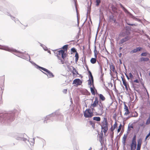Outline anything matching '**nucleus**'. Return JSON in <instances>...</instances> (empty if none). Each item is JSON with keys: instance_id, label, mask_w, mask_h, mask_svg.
<instances>
[{"instance_id": "nucleus-56", "label": "nucleus", "mask_w": 150, "mask_h": 150, "mask_svg": "<svg viewBox=\"0 0 150 150\" xmlns=\"http://www.w3.org/2000/svg\"><path fill=\"white\" fill-rule=\"evenodd\" d=\"M149 137V135H148L146 136V138H145V140H146L147 139V138H148V137Z\"/></svg>"}, {"instance_id": "nucleus-58", "label": "nucleus", "mask_w": 150, "mask_h": 150, "mask_svg": "<svg viewBox=\"0 0 150 150\" xmlns=\"http://www.w3.org/2000/svg\"><path fill=\"white\" fill-rule=\"evenodd\" d=\"M125 75H126V77H127V79H129V77H128V76L126 74H125Z\"/></svg>"}, {"instance_id": "nucleus-41", "label": "nucleus", "mask_w": 150, "mask_h": 150, "mask_svg": "<svg viewBox=\"0 0 150 150\" xmlns=\"http://www.w3.org/2000/svg\"><path fill=\"white\" fill-rule=\"evenodd\" d=\"M150 123V117H149L148 119L147 120L146 122V125H149Z\"/></svg>"}, {"instance_id": "nucleus-11", "label": "nucleus", "mask_w": 150, "mask_h": 150, "mask_svg": "<svg viewBox=\"0 0 150 150\" xmlns=\"http://www.w3.org/2000/svg\"><path fill=\"white\" fill-rule=\"evenodd\" d=\"M125 32L127 34V36H129L131 33V28L128 26L126 25L124 28Z\"/></svg>"}, {"instance_id": "nucleus-24", "label": "nucleus", "mask_w": 150, "mask_h": 150, "mask_svg": "<svg viewBox=\"0 0 150 150\" xmlns=\"http://www.w3.org/2000/svg\"><path fill=\"white\" fill-rule=\"evenodd\" d=\"M149 54V53L147 52H143L141 54V56H150L149 55H148Z\"/></svg>"}, {"instance_id": "nucleus-12", "label": "nucleus", "mask_w": 150, "mask_h": 150, "mask_svg": "<svg viewBox=\"0 0 150 150\" xmlns=\"http://www.w3.org/2000/svg\"><path fill=\"white\" fill-rule=\"evenodd\" d=\"M117 121H116L115 123V124L113 125V126H112L110 129V132H111L112 135L113 136L114 134V129L117 127Z\"/></svg>"}, {"instance_id": "nucleus-4", "label": "nucleus", "mask_w": 150, "mask_h": 150, "mask_svg": "<svg viewBox=\"0 0 150 150\" xmlns=\"http://www.w3.org/2000/svg\"><path fill=\"white\" fill-rule=\"evenodd\" d=\"M4 8L7 10V11L10 13H11L15 15L16 16L18 14V11L16 8L13 5L11 4H8L6 5V8H4Z\"/></svg>"}, {"instance_id": "nucleus-20", "label": "nucleus", "mask_w": 150, "mask_h": 150, "mask_svg": "<svg viewBox=\"0 0 150 150\" xmlns=\"http://www.w3.org/2000/svg\"><path fill=\"white\" fill-rule=\"evenodd\" d=\"M103 107L102 104L100 103V104H99V107H98V112H102L103 110Z\"/></svg>"}, {"instance_id": "nucleus-26", "label": "nucleus", "mask_w": 150, "mask_h": 150, "mask_svg": "<svg viewBox=\"0 0 150 150\" xmlns=\"http://www.w3.org/2000/svg\"><path fill=\"white\" fill-rule=\"evenodd\" d=\"M96 58H92L91 60V62L92 64H95L96 62Z\"/></svg>"}, {"instance_id": "nucleus-45", "label": "nucleus", "mask_w": 150, "mask_h": 150, "mask_svg": "<svg viewBox=\"0 0 150 150\" xmlns=\"http://www.w3.org/2000/svg\"><path fill=\"white\" fill-rule=\"evenodd\" d=\"M92 80H91L90 79H89L88 80V84L89 85L91 86L92 84Z\"/></svg>"}, {"instance_id": "nucleus-18", "label": "nucleus", "mask_w": 150, "mask_h": 150, "mask_svg": "<svg viewBox=\"0 0 150 150\" xmlns=\"http://www.w3.org/2000/svg\"><path fill=\"white\" fill-rule=\"evenodd\" d=\"M125 110V115H128L129 114L130 112L126 104H125L124 105V108Z\"/></svg>"}, {"instance_id": "nucleus-6", "label": "nucleus", "mask_w": 150, "mask_h": 150, "mask_svg": "<svg viewBox=\"0 0 150 150\" xmlns=\"http://www.w3.org/2000/svg\"><path fill=\"white\" fill-rule=\"evenodd\" d=\"M119 5L121 8H122L124 12L128 14L130 17L135 20L136 21H137L139 22H141V20L140 19L137 18H136L135 16H134L131 13L129 12L127 9H126L121 4H120Z\"/></svg>"}, {"instance_id": "nucleus-59", "label": "nucleus", "mask_w": 150, "mask_h": 150, "mask_svg": "<svg viewBox=\"0 0 150 150\" xmlns=\"http://www.w3.org/2000/svg\"><path fill=\"white\" fill-rule=\"evenodd\" d=\"M125 75H126V77H127V79H129V77H128V76L126 74H125Z\"/></svg>"}, {"instance_id": "nucleus-25", "label": "nucleus", "mask_w": 150, "mask_h": 150, "mask_svg": "<svg viewBox=\"0 0 150 150\" xmlns=\"http://www.w3.org/2000/svg\"><path fill=\"white\" fill-rule=\"evenodd\" d=\"M76 51V50L74 47H73L71 50V54H74Z\"/></svg>"}, {"instance_id": "nucleus-47", "label": "nucleus", "mask_w": 150, "mask_h": 150, "mask_svg": "<svg viewBox=\"0 0 150 150\" xmlns=\"http://www.w3.org/2000/svg\"><path fill=\"white\" fill-rule=\"evenodd\" d=\"M42 48L45 50L46 51L47 50V48L45 45L44 46H43L42 47Z\"/></svg>"}, {"instance_id": "nucleus-30", "label": "nucleus", "mask_w": 150, "mask_h": 150, "mask_svg": "<svg viewBox=\"0 0 150 150\" xmlns=\"http://www.w3.org/2000/svg\"><path fill=\"white\" fill-rule=\"evenodd\" d=\"M136 135H134L133 138L132 140V143L136 144Z\"/></svg>"}, {"instance_id": "nucleus-52", "label": "nucleus", "mask_w": 150, "mask_h": 150, "mask_svg": "<svg viewBox=\"0 0 150 150\" xmlns=\"http://www.w3.org/2000/svg\"><path fill=\"white\" fill-rule=\"evenodd\" d=\"M67 92V89H64L63 91V92L66 93Z\"/></svg>"}, {"instance_id": "nucleus-15", "label": "nucleus", "mask_w": 150, "mask_h": 150, "mask_svg": "<svg viewBox=\"0 0 150 150\" xmlns=\"http://www.w3.org/2000/svg\"><path fill=\"white\" fill-rule=\"evenodd\" d=\"M67 57H58L59 62L62 64L66 63L67 61L66 58Z\"/></svg>"}, {"instance_id": "nucleus-44", "label": "nucleus", "mask_w": 150, "mask_h": 150, "mask_svg": "<svg viewBox=\"0 0 150 150\" xmlns=\"http://www.w3.org/2000/svg\"><path fill=\"white\" fill-rule=\"evenodd\" d=\"M65 25H66L69 28H71V25L69 23H66L65 24Z\"/></svg>"}, {"instance_id": "nucleus-22", "label": "nucleus", "mask_w": 150, "mask_h": 150, "mask_svg": "<svg viewBox=\"0 0 150 150\" xmlns=\"http://www.w3.org/2000/svg\"><path fill=\"white\" fill-rule=\"evenodd\" d=\"M127 137V135L124 134L122 138V142L124 145H125L126 142V140Z\"/></svg>"}, {"instance_id": "nucleus-23", "label": "nucleus", "mask_w": 150, "mask_h": 150, "mask_svg": "<svg viewBox=\"0 0 150 150\" xmlns=\"http://www.w3.org/2000/svg\"><path fill=\"white\" fill-rule=\"evenodd\" d=\"M119 35L121 37H124L127 36V34L125 32H122L120 33Z\"/></svg>"}, {"instance_id": "nucleus-57", "label": "nucleus", "mask_w": 150, "mask_h": 150, "mask_svg": "<svg viewBox=\"0 0 150 150\" xmlns=\"http://www.w3.org/2000/svg\"><path fill=\"white\" fill-rule=\"evenodd\" d=\"M69 69L70 71H72V69L71 68L69 67Z\"/></svg>"}, {"instance_id": "nucleus-61", "label": "nucleus", "mask_w": 150, "mask_h": 150, "mask_svg": "<svg viewBox=\"0 0 150 150\" xmlns=\"http://www.w3.org/2000/svg\"><path fill=\"white\" fill-rule=\"evenodd\" d=\"M40 46L42 47L43 46H44V45L42 44H41V43H40Z\"/></svg>"}, {"instance_id": "nucleus-35", "label": "nucleus", "mask_w": 150, "mask_h": 150, "mask_svg": "<svg viewBox=\"0 0 150 150\" xmlns=\"http://www.w3.org/2000/svg\"><path fill=\"white\" fill-rule=\"evenodd\" d=\"M100 3V0H96V5L97 6H98L99 5V4Z\"/></svg>"}, {"instance_id": "nucleus-39", "label": "nucleus", "mask_w": 150, "mask_h": 150, "mask_svg": "<svg viewBox=\"0 0 150 150\" xmlns=\"http://www.w3.org/2000/svg\"><path fill=\"white\" fill-rule=\"evenodd\" d=\"M94 56H97V55L98 54L97 51L96 50V46H95V49H94Z\"/></svg>"}, {"instance_id": "nucleus-40", "label": "nucleus", "mask_w": 150, "mask_h": 150, "mask_svg": "<svg viewBox=\"0 0 150 150\" xmlns=\"http://www.w3.org/2000/svg\"><path fill=\"white\" fill-rule=\"evenodd\" d=\"M110 69L112 70V71H114L115 70V67L112 64L110 65Z\"/></svg>"}, {"instance_id": "nucleus-46", "label": "nucleus", "mask_w": 150, "mask_h": 150, "mask_svg": "<svg viewBox=\"0 0 150 150\" xmlns=\"http://www.w3.org/2000/svg\"><path fill=\"white\" fill-rule=\"evenodd\" d=\"M129 75V77L131 79H132L133 78V76L131 73H130Z\"/></svg>"}, {"instance_id": "nucleus-33", "label": "nucleus", "mask_w": 150, "mask_h": 150, "mask_svg": "<svg viewBox=\"0 0 150 150\" xmlns=\"http://www.w3.org/2000/svg\"><path fill=\"white\" fill-rule=\"evenodd\" d=\"M148 58L143 57H142L140 59V60L141 61H148Z\"/></svg>"}, {"instance_id": "nucleus-1", "label": "nucleus", "mask_w": 150, "mask_h": 150, "mask_svg": "<svg viewBox=\"0 0 150 150\" xmlns=\"http://www.w3.org/2000/svg\"><path fill=\"white\" fill-rule=\"evenodd\" d=\"M0 49L11 52L17 56H18L19 55H23V53L22 52L18 51L13 47H9L7 46L0 45Z\"/></svg>"}, {"instance_id": "nucleus-49", "label": "nucleus", "mask_w": 150, "mask_h": 150, "mask_svg": "<svg viewBox=\"0 0 150 150\" xmlns=\"http://www.w3.org/2000/svg\"><path fill=\"white\" fill-rule=\"evenodd\" d=\"M134 82L137 83H139V81L138 79H135L134 81Z\"/></svg>"}, {"instance_id": "nucleus-13", "label": "nucleus", "mask_w": 150, "mask_h": 150, "mask_svg": "<svg viewBox=\"0 0 150 150\" xmlns=\"http://www.w3.org/2000/svg\"><path fill=\"white\" fill-rule=\"evenodd\" d=\"M82 83V81L79 79H76L73 81V84H75L77 86H78L81 85Z\"/></svg>"}, {"instance_id": "nucleus-62", "label": "nucleus", "mask_w": 150, "mask_h": 150, "mask_svg": "<svg viewBox=\"0 0 150 150\" xmlns=\"http://www.w3.org/2000/svg\"><path fill=\"white\" fill-rule=\"evenodd\" d=\"M40 46L42 47L43 46H44V45L42 44H41V43H40Z\"/></svg>"}, {"instance_id": "nucleus-42", "label": "nucleus", "mask_w": 150, "mask_h": 150, "mask_svg": "<svg viewBox=\"0 0 150 150\" xmlns=\"http://www.w3.org/2000/svg\"><path fill=\"white\" fill-rule=\"evenodd\" d=\"M39 67V68L40 69H42V70L45 71L46 72L47 71V70H48L46 69H45V68H43V67Z\"/></svg>"}, {"instance_id": "nucleus-50", "label": "nucleus", "mask_w": 150, "mask_h": 150, "mask_svg": "<svg viewBox=\"0 0 150 150\" xmlns=\"http://www.w3.org/2000/svg\"><path fill=\"white\" fill-rule=\"evenodd\" d=\"M74 54H75V55L74 56H79V54L77 51L76 52H75V53Z\"/></svg>"}, {"instance_id": "nucleus-17", "label": "nucleus", "mask_w": 150, "mask_h": 150, "mask_svg": "<svg viewBox=\"0 0 150 150\" xmlns=\"http://www.w3.org/2000/svg\"><path fill=\"white\" fill-rule=\"evenodd\" d=\"M99 140L102 145L104 142V138L103 134H101L99 137Z\"/></svg>"}, {"instance_id": "nucleus-60", "label": "nucleus", "mask_w": 150, "mask_h": 150, "mask_svg": "<svg viewBox=\"0 0 150 150\" xmlns=\"http://www.w3.org/2000/svg\"><path fill=\"white\" fill-rule=\"evenodd\" d=\"M77 22H78V26H79V20H78V18H77Z\"/></svg>"}, {"instance_id": "nucleus-43", "label": "nucleus", "mask_w": 150, "mask_h": 150, "mask_svg": "<svg viewBox=\"0 0 150 150\" xmlns=\"http://www.w3.org/2000/svg\"><path fill=\"white\" fill-rule=\"evenodd\" d=\"M140 126L141 127H145V125L144 122H143L142 124H140Z\"/></svg>"}, {"instance_id": "nucleus-28", "label": "nucleus", "mask_w": 150, "mask_h": 150, "mask_svg": "<svg viewBox=\"0 0 150 150\" xmlns=\"http://www.w3.org/2000/svg\"><path fill=\"white\" fill-rule=\"evenodd\" d=\"M115 18H114V16L112 15H111L109 16V19L110 22L113 21Z\"/></svg>"}, {"instance_id": "nucleus-21", "label": "nucleus", "mask_w": 150, "mask_h": 150, "mask_svg": "<svg viewBox=\"0 0 150 150\" xmlns=\"http://www.w3.org/2000/svg\"><path fill=\"white\" fill-rule=\"evenodd\" d=\"M47 73V75L49 78L53 77H54V75L52 73L50 72L48 70H47V71L46 72Z\"/></svg>"}, {"instance_id": "nucleus-37", "label": "nucleus", "mask_w": 150, "mask_h": 150, "mask_svg": "<svg viewBox=\"0 0 150 150\" xmlns=\"http://www.w3.org/2000/svg\"><path fill=\"white\" fill-rule=\"evenodd\" d=\"M90 89H91V93L93 95H95V91H94V88H93L92 87H91Z\"/></svg>"}, {"instance_id": "nucleus-27", "label": "nucleus", "mask_w": 150, "mask_h": 150, "mask_svg": "<svg viewBox=\"0 0 150 150\" xmlns=\"http://www.w3.org/2000/svg\"><path fill=\"white\" fill-rule=\"evenodd\" d=\"M112 11L114 13H117V8L116 7L114 6H112Z\"/></svg>"}, {"instance_id": "nucleus-63", "label": "nucleus", "mask_w": 150, "mask_h": 150, "mask_svg": "<svg viewBox=\"0 0 150 150\" xmlns=\"http://www.w3.org/2000/svg\"><path fill=\"white\" fill-rule=\"evenodd\" d=\"M138 116V113H136V115H135V116H134V117H137V116Z\"/></svg>"}, {"instance_id": "nucleus-53", "label": "nucleus", "mask_w": 150, "mask_h": 150, "mask_svg": "<svg viewBox=\"0 0 150 150\" xmlns=\"http://www.w3.org/2000/svg\"><path fill=\"white\" fill-rule=\"evenodd\" d=\"M138 3H140L141 1V0H135Z\"/></svg>"}, {"instance_id": "nucleus-36", "label": "nucleus", "mask_w": 150, "mask_h": 150, "mask_svg": "<svg viewBox=\"0 0 150 150\" xmlns=\"http://www.w3.org/2000/svg\"><path fill=\"white\" fill-rule=\"evenodd\" d=\"M126 24L129 25H130L131 26H136L137 25L135 24H131L130 23H129V22H128L127 21H126Z\"/></svg>"}, {"instance_id": "nucleus-34", "label": "nucleus", "mask_w": 150, "mask_h": 150, "mask_svg": "<svg viewBox=\"0 0 150 150\" xmlns=\"http://www.w3.org/2000/svg\"><path fill=\"white\" fill-rule=\"evenodd\" d=\"M88 73H89V76H90L91 77V80H92V82L93 83V76L92 74H91V72L90 71H88Z\"/></svg>"}, {"instance_id": "nucleus-29", "label": "nucleus", "mask_w": 150, "mask_h": 150, "mask_svg": "<svg viewBox=\"0 0 150 150\" xmlns=\"http://www.w3.org/2000/svg\"><path fill=\"white\" fill-rule=\"evenodd\" d=\"M93 120L97 121H100V118L98 117H93Z\"/></svg>"}, {"instance_id": "nucleus-3", "label": "nucleus", "mask_w": 150, "mask_h": 150, "mask_svg": "<svg viewBox=\"0 0 150 150\" xmlns=\"http://www.w3.org/2000/svg\"><path fill=\"white\" fill-rule=\"evenodd\" d=\"M0 11L2 12L6 15L9 16L11 17V19L13 20L15 23H20L22 24L18 18H16L15 17L12 16L7 11V10L5 8H4L1 6H0Z\"/></svg>"}, {"instance_id": "nucleus-31", "label": "nucleus", "mask_w": 150, "mask_h": 150, "mask_svg": "<svg viewBox=\"0 0 150 150\" xmlns=\"http://www.w3.org/2000/svg\"><path fill=\"white\" fill-rule=\"evenodd\" d=\"M90 125L92 126V127L94 128L95 127V122L92 121L89 122Z\"/></svg>"}, {"instance_id": "nucleus-10", "label": "nucleus", "mask_w": 150, "mask_h": 150, "mask_svg": "<svg viewBox=\"0 0 150 150\" xmlns=\"http://www.w3.org/2000/svg\"><path fill=\"white\" fill-rule=\"evenodd\" d=\"M98 103V99L97 97H95V100L93 103L91 104V108L93 110H94V108L96 107Z\"/></svg>"}, {"instance_id": "nucleus-9", "label": "nucleus", "mask_w": 150, "mask_h": 150, "mask_svg": "<svg viewBox=\"0 0 150 150\" xmlns=\"http://www.w3.org/2000/svg\"><path fill=\"white\" fill-rule=\"evenodd\" d=\"M131 38L130 36H126L120 40L119 44L120 45H122L125 42L129 40Z\"/></svg>"}, {"instance_id": "nucleus-54", "label": "nucleus", "mask_w": 150, "mask_h": 150, "mask_svg": "<svg viewBox=\"0 0 150 150\" xmlns=\"http://www.w3.org/2000/svg\"><path fill=\"white\" fill-rule=\"evenodd\" d=\"M76 57V58L75 59L76 60V61L77 62L79 59V57Z\"/></svg>"}, {"instance_id": "nucleus-55", "label": "nucleus", "mask_w": 150, "mask_h": 150, "mask_svg": "<svg viewBox=\"0 0 150 150\" xmlns=\"http://www.w3.org/2000/svg\"><path fill=\"white\" fill-rule=\"evenodd\" d=\"M149 137V135H148L146 136V138H145V140H146L147 139V138H148V137Z\"/></svg>"}, {"instance_id": "nucleus-14", "label": "nucleus", "mask_w": 150, "mask_h": 150, "mask_svg": "<svg viewBox=\"0 0 150 150\" xmlns=\"http://www.w3.org/2000/svg\"><path fill=\"white\" fill-rule=\"evenodd\" d=\"M143 49V48L140 47H138L136 48H134L133 50H132L130 52V53L133 54L137 52H139L141 51Z\"/></svg>"}, {"instance_id": "nucleus-19", "label": "nucleus", "mask_w": 150, "mask_h": 150, "mask_svg": "<svg viewBox=\"0 0 150 150\" xmlns=\"http://www.w3.org/2000/svg\"><path fill=\"white\" fill-rule=\"evenodd\" d=\"M72 69L73 70L72 72L73 76H74L75 75L79 74L78 71L74 67H72Z\"/></svg>"}, {"instance_id": "nucleus-2", "label": "nucleus", "mask_w": 150, "mask_h": 150, "mask_svg": "<svg viewBox=\"0 0 150 150\" xmlns=\"http://www.w3.org/2000/svg\"><path fill=\"white\" fill-rule=\"evenodd\" d=\"M68 46V45H65L60 49V50L57 51L56 50H55V52H54L55 54H55V55L56 56H58V55H61V56H67V53Z\"/></svg>"}, {"instance_id": "nucleus-64", "label": "nucleus", "mask_w": 150, "mask_h": 150, "mask_svg": "<svg viewBox=\"0 0 150 150\" xmlns=\"http://www.w3.org/2000/svg\"><path fill=\"white\" fill-rule=\"evenodd\" d=\"M148 11L150 13V8L148 9Z\"/></svg>"}, {"instance_id": "nucleus-48", "label": "nucleus", "mask_w": 150, "mask_h": 150, "mask_svg": "<svg viewBox=\"0 0 150 150\" xmlns=\"http://www.w3.org/2000/svg\"><path fill=\"white\" fill-rule=\"evenodd\" d=\"M90 13V8H88V9H87V14L88 13Z\"/></svg>"}, {"instance_id": "nucleus-38", "label": "nucleus", "mask_w": 150, "mask_h": 150, "mask_svg": "<svg viewBox=\"0 0 150 150\" xmlns=\"http://www.w3.org/2000/svg\"><path fill=\"white\" fill-rule=\"evenodd\" d=\"M122 127V125L121 124L118 127V129L117 130V133H119V132H120V131Z\"/></svg>"}, {"instance_id": "nucleus-32", "label": "nucleus", "mask_w": 150, "mask_h": 150, "mask_svg": "<svg viewBox=\"0 0 150 150\" xmlns=\"http://www.w3.org/2000/svg\"><path fill=\"white\" fill-rule=\"evenodd\" d=\"M99 96L100 98L102 100L104 101L105 100V97L103 96L101 94H100L99 95Z\"/></svg>"}, {"instance_id": "nucleus-51", "label": "nucleus", "mask_w": 150, "mask_h": 150, "mask_svg": "<svg viewBox=\"0 0 150 150\" xmlns=\"http://www.w3.org/2000/svg\"><path fill=\"white\" fill-rule=\"evenodd\" d=\"M112 21H113L114 23H117L116 21V19H114Z\"/></svg>"}, {"instance_id": "nucleus-5", "label": "nucleus", "mask_w": 150, "mask_h": 150, "mask_svg": "<svg viewBox=\"0 0 150 150\" xmlns=\"http://www.w3.org/2000/svg\"><path fill=\"white\" fill-rule=\"evenodd\" d=\"M108 123L106 118H104L103 121L101 122V126L102 131H103L105 134L107 132L108 130Z\"/></svg>"}, {"instance_id": "nucleus-16", "label": "nucleus", "mask_w": 150, "mask_h": 150, "mask_svg": "<svg viewBox=\"0 0 150 150\" xmlns=\"http://www.w3.org/2000/svg\"><path fill=\"white\" fill-rule=\"evenodd\" d=\"M121 78L122 81L123 83L125 86V89L127 91L128 90V86H129L128 84H127V82L125 79L124 78V76H123V77L122 76Z\"/></svg>"}, {"instance_id": "nucleus-8", "label": "nucleus", "mask_w": 150, "mask_h": 150, "mask_svg": "<svg viewBox=\"0 0 150 150\" xmlns=\"http://www.w3.org/2000/svg\"><path fill=\"white\" fill-rule=\"evenodd\" d=\"M93 110L90 109H86L84 112L83 115L86 118H91L93 116Z\"/></svg>"}, {"instance_id": "nucleus-7", "label": "nucleus", "mask_w": 150, "mask_h": 150, "mask_svg": "<svg viewBox=\"0 0 150 150\" xmlns=\"http://www.w3.org/2000/svg\"><path fill=\"white\" fill-rule=\"evenodd\" d=\"M142 143V139L140 138L137 140V147L136 150H140ZM136 144L131 143L130 145L131 150H135Z\"/></svg>"}]
</instances>
